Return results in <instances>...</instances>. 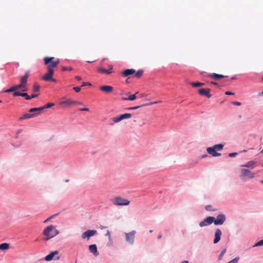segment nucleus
Here are the masks:
<instances>
[{
	"label": "nucleus",
	"mask_w": 263,
	"mask_h": 263,
	"mask_svg": "<svg viewBox=\"0 0 263 263\" xmlns=\"http://www.w3.org/2000/svg\"><path fill=\"white\" fill-rule=\"evenodd\" d=\"M158 103L157 102H155L154 103H151V104H155V103Z\"/></svg>",
	"instance_id": "57"
},
{
	"label": "nucleus",
	"mask_w": 263,
	"mask_h": 263,
	"mask_svg": "<svg viewBox=\"0 0 263 263\" xmlns=\"http://www.w3.org/2000/svg\"><path fill=\"white\" fill-rule=\"evenodd\" d=\"M9 248V245L7 243H3L0 245V250H6Z\"/></svg>",
	"instance_id": "26"
},
{
	"label": "nucleus",
	"mask_w": 263,
	"mask_h": 263,
	"mask_svg": "<svg viewBox=\"0 0 263 263\" xmlns=\"http://www.w3.org/2000/svg\"><path fill=\"white\" fill-rule=\"evenodd\" d=\"M144 105H143V106H144ZM141 106H142V105H141ZM140 107H141V106H134V107H130L129 108V109H130V110L136 109L139 108Z\"/></svg>",
	"instance_id": "39"
},
{
	"label": "nucleus",
	"mask_w": 263,
	"mask_h": 263,
	"mask_svg": "<svg viewBox=\"0 0 263 263\" xmlns=\"http://www.w3.org/2000/svg\"><path fill=\"white\" fill-rule=\"evenodd\" d=\"M260 153H261V154H263V149L261 150V151L260 152Z\"/></svg>",
	"instance_id": "59"
},
{
	"label": "nucleus",
	"mask_w": 263,
	"mask_h": 263,
	"mask_svg": "<svg viewBox=\"0 0 263 263\" xmlns=\"http://www.w3.org/2000/svg\"><path fill=\"white\" fill-rule=\"evenodd\" d=\"M30 72L29 71H27L26 72L25 74L22 76L21 78V83L25 86L26 88H27V79L28 78L29 76Z\"/></svg>",
	"instance_id": "14"
},
{
	"label": "nucleus",
	"mask_w": 263,
	"mask_h": 263,
	"mask_svg": "<svg viewBox=\"0 0 263 263\" xmlns=\"http://www.w3.org/2000/svg\"><path fill=\"white\" fill-rule=\"evenodd\" d=\"M239 259V257H235L232 260L229 261L228 263H237L238 262Z\"/></svg>",
	"instance_id": "34"
},
{
	"label": "nucleus",
	"mask_w": 263,
	"mask_h": 263,
	"mask_svg": "<svg viewBox=\"0 0 263 263\" xmlns=\"http://www.w3.org/2000/svg\"><path fill=\"white\" fill-rule=\"evenodd\" d=\"M75 78L78 80V81H80L82 79L81 77H80V76H77L75 77Z\"/></svg>",
	"instance_id": "46"
},
{
	"label": "nucleus",
	"mask_w": 263,
	"mask_h": 263,
	"mask_svg": "<svg viewBox=\"0 0 263 263\" xmlns=\"http://www.w3.org/2000/svg\"><path fill=\"white\" fill-rule=\"evenodd\" d=\"M13 96H21V97H25L27 100H30V96H29L28 95V93H27L26 92L22 93V92H20L18 91H15V92H13Z\"/></svg>",
	"instance_id": "20"
},
{
	"label": "nucleus",
	"mask_w": 263,
	"mask_h": 263,
	"mask_svg": "<svg viewBox=\"0 0 263 263\" xmlns=\"http://www.w3.org/2000/svg\"><path fill=\"white\" fill-rule=\"evenodd\" d=\"M40 88V86L37 84L34 83L33 86V90L34 92L39 91Z\"/></svg>",
	"instance_id": "31"
},
{
	"label": "nucleus",
	"mask_w": 263,
	"mask_h": 263,
	"mask_svg": "<svg viewBox=\"0 0 263 263\" xmlns=\"http://www.w3.org/2000/svg\"><path fill=\"white\" fill-rule=\"evenodd\" d=\"M232 104L235 105H237V106H240L241 105V103L240 102H236V101L233 102Z\"/></svg>",
	"instance_id": "42"
},
{
	"label": "nucleus",
	"mask_w": 263,
	"mask_h": 263,
	"mask_svg": "<svg viewBox=\"0 0 263 263\" xmlns=\"http://www.w3.org/2000/svg\"><path fill=\"white\" fill-rule=\"evenodd\" d=\"M180 263H189V262H188L187 261H186V260H184V261H182V262H180Z\"/></svg>",
	"instance_id": "53"
},
{
	"label": "nucleus",
	"mask_w": 263,
	"mask_h": 263,
	"mask_svg": "<svg viewBox=\"0 0 263 263\" xmlns=\"http://www.w3.org/2000/svg\"><path fill=\"white\" fill-rule=\"evenodd\" d=\"M207 156V155H205V156H203L202 157H206Z\"/></svg>",
	"instance_id": "62"
},
{
	"label": "nucleus",
	"mask_w": 263,
	"mask_h": 263,
	"mask_svg": "<svg viewBox=\"0 0 263 263\" xmlns=\"http://www.w3.org/2000/svg\"><path fill=\"white\" fill-rule=\"evenodd\" d=\"M97 233V231L94 230H89L84 232L82 235L83 239H87L89 240L90 237L93 236Z\"/></svg>",
	"instance_id": "9"
},
{
	"label": "nucleus",
	"mask_w": 263,
	"mask_h": 263,
	"mask_svg": "<svg viewBox=\"0 0 263 263\" xmlns=\"http://www.w3.org/2000/svg\"><path fill=\"white\" fill-rule=\"evenodd\" d=\"M260 182H261L262 184H263V180H261V181H260Z\"/></svg>",
	"instance_id": "61"
},
{
	"label": "nucleus",
	"mask_w": 263,
	"mask_h": 263,
	"mask_svg": "<svg viewBox=\"0 0 263 263\" xmlns=\"http://www.w3.org/2000/svg\"><path fill=\"white\" fill-rule=\"evenodd\" d=\"M108 69H106L105 68L99 67L98 68V71L99 72L101 73H105L106 74H109L112 73V69L113 66L111 65L108 66Z\"/></svg>",
	"instance_id": "13"
},
{
	"label": "nucleus",
	"mask_w": 263,
	"mask_h": 263,
	"mask_svg": "<svg viewBox=\"0 0 263 263\" xmlns=\"http://www.w3.org/2000/svg\"><path fill=\"white\" fill-rule=\"evenodd\" d=\"M135 72V70L133 69H127L122 72V74L124 77H127L129 75H132Z\"/></svg>",
	"instance_id": "23"
},
{
	"label": "nucleus",
	"mask_w": 263,
	"mask_h": 263,
	"mask_svg": "<svg viewBox=\"0 0 263 263\" xmlns=\"http://www.w3.org/2000/svg\"><path fill=\"white\" fill-rule=\"evenodd\" d=\"M255 177V174L248 169L242 168L241 170L240 177L245 179H252Z\"/></svg>",
	"instance_id": "4"
},
{
	"label": "nucleus",
	"mask_w": 263,
	"mask_h": 263,
	"mask_svg": "<svg viewBox=\"0 0 263 263\" xmlns=\"http://www.w3.org/2000/svg\"><path fill=\"white\" fill-rule=\"evenodd\" d=\"M210 90V88H200L198 90V92L200 95L205 96L208 98H210L212 97Z\"/></svg>",
	"instance_id": "12"
},
{
	"label": "nucleus",
	"mask_w": 263,
	"mask_h": 263,
	"mask_svg": "<svg viewBox=\"0 0 263 263\" xmlns=\"http://www.w3.org/2000/svg\"><path fill=\"white\" fill-rule=\"evenodd\" d=\"M54 57H45L44 61L47 65V72L43 76L42 80L45 81L56 82V80L52 78L54 73L53 68L60 63V60L53 61Z\"/></svg>",
	"instance_id": "1"
},
{
	"label": "nucleus",
	"mask_w": 263,
	"mask_h": 263,
	"mask_svg": "<svg viewBox=\"0 0 263 263\" xmlns=\"http://www.w3.org/2000/svg\"><path fill=\"white\" fill-rule=\"evenodd\" d=\"M143 73V70H139L135 73V77L137 78H140L142 76Z\"/></svg>",
	"instance_id": "30"
},
{
	"label": "nucleus",
	"mask_w": 263,
	"mask_h": 263,
	"mask_svg": "<svg viewBox=\"0 0 263 263\" xmlns=\"http://www.w3.org/2000/svg\"><path fill=\"white\" fill-rule=\"evenodd\" d=\"M190 84L193 87H199L204 85V83L201 82H192Z\"/></svg>",
	"instance_id": "28"
},
{
	"label": "nucleus",
	"mask_w": 263,
	"mask_h": 263,
	"mask_svg": "<svg viewBox=\"0 0 263 263\" xmlns=\"http://www.w3.org/2000/svg\"><path fill=\"white\" fill-rule=\"evenodd\" d=\"M61 69L62 71H71L72 70V68L71 67H62Z\"/></svg>",
	"instance_id": "32"
},
{
	"label": "nucleus",
	"mask_w": 263,
	"mask_h": 263,
	"mask_svg": "<svg viewBox=\"0 0 263 263\" xmlns=\"http://www.w3.org/2000/svg\"><path fill=\"white\" fill-rule=\"evenodd\" d=\"M73 89L77 92H78L81 90V87H74Z\"/></svg>",
	"instance_id": "37"
},
{
	"label": "nucleus",
	"mask_w": 263,
	"mask_h": 263,
	"mask_svg": "<svg viewBox=\"0 0 263 263\" xmlns=\"http://www.w3.org/2000/svg\"><path fill=\"white\" fill-rule=\"evenodd\" d=\"M135 231H132L129 233H125V239L130 244H133L135 241Z\"/></svg>",
	"instance_id": "7"
},
{
	"label": "nucleus",
	"mask_w": 263,
	"mask_h": 263,
	"mask_svg": "<svg viewBox=\"0 0 263 263\" xmlns=\"http://www.w3.org/2000/svg\"><path fill=\"white\" fill-rule=\"evenodd\" d=\"M13 91H14V92L16 91L14 89V87L13 86L12 87H11V88H10L9 89H8L4 91L5 92H7V93L10 92H13Z\"/></svg>",
	"instance_id": "33"
},
{
	"label": "nucleus",
	"mask_w": 263,
	"mask_h": 263,
	"mask_svg": "<svg viewBox=\"0 0 263 263\" xmlns=\"http://www.w3.org/2000/svg\"><path fill=\"white\" fill-rule=\"evenodd\" d=\"M59 233L58 230L56 229L55 227L53 225H50L47 227L43 231V234L46 238L44 239L46 241L50 238H52L57 236Z\"/></svg>",
	"instance_id": "2"
},
{
	"label": "nucleus",
	"mask_w": 263,
	"mask_h": 263,
	"mask_svg": "<svg viewBox=\"0 0 263 263\" xmlns=\"http://www.w3.org/2000/svg\"><path fill=\"white\" fill-rule=\"evenodd\" d=\"M208 77H210L211 78H212V79H213L214 80H219L220 79L227 77V76H225L222 75V74H217V73H213L209 74L208 75Z\"/></svg>",
	"instance_id": "18"
},
{
	"label": "nucleus",
	"mask_w": 263,
	"mask_h": 263,
	"mask_svg": "<svg viewBox=\"0 0 263 263\" xmlns=\"http://www.w3.org/2000/svg\"><path fill=\"white\" fill-rule=\"evenodd\" d=\"M211 84H213V85H218L217 83L214 82H211Z\"/></svg>",
	"instance_id": "49"
},
{
	"label": "nucleus",
	"mask_w": 263,
	"mask_h": 263,
	"mask_svg": "<svg viewBox=\"0 0 263 263\" xmlns=\"http://www.w3.org/2000/svg\"><path fill=\"white\" fill-rule=\"evenodd\" d=\"M73 100L68 99L65 100H63L60 102L61 105H65L66 106H70L73 105Z\"/></svg>",
	"instance_id": "21"
},
{
	"label": "nucleus",
	"mask_w": 263,
	"mask_h": 263,
	"mask_svg": "<svg viewBox=\"0 0 263 263\" xmlns=\"http://www.w3.org/2000/svg\"><path fill=\"white\" fill-rule=\"evenodd\" d=\"M237 155V153H231L229 154V156L230 157H233Z\"/></svg>",
	"instance_id": "40"
},
{
	"label": "nucleus",
	"mask_w": 263,
	"mask_h": 263,
	"mask_svg": "<svg viewBox=\"0 0 263 263\" xmlns=\"http://www.w3.org/2000/svg\"><path fill=\"white\" fill-rule=\"evenodd\" d=\"M225 94L226 95H233L234 93L233 92H231V91H226L225 92Z\"/></svg>",
	"instance_id": "43"
},
{
	"label": "nucleus",
	"mask_w": 263,
	"mask_h": 263,
	"mask_svg": "<svg viewBox=\"0 0 263 263\" xmlns=\"http://www.w3.org/2000/svg\"><path fill=\"white\" fill-rule=\"evenodd\" d=\"M91 85V83H89V82H83L81 87H84V86H90Z\"/></svg>",
	"instance_id": "38"
},
{
	"label": "nucleus",
	"mask_w": 263,
	"mask_h": 263,
	"mask_svg": "<svg viewBox=\"0 0 263 263\" xmlns=\"http://www.w3.org/2000/svg\"><path fill=\"white\" fill-rule=\"evenodd\" d=\"M89 250L90 252L93 253L96 256L99 255L96 245L94 244L90 245L89 246Z\"/></svg>",
	"instance_id": "19"
},
{
	"label": "nucleus",
	"mask_w": 263,
	"mask_h": 263,
	"mask_svg": "<svg viewBox=\"0 0 263 263\" xmlns=\"http://www.w3.org/2000/svg\"><path fill=\"white\" fill-rule=\"evenodd\" d=\"M132 117L131 114H121L120 116L116 117H114L112 118V121H114V123H116L118 122H120L121 121L130 118Z\"/></svg>",
	"instance_id": "6"
},
{
	"label": "nucleus",
	"mask_w": 263,
	"mask_h": 263,
	"mask_svg": "<svg viewBox=\"0 0 263 263\" xmlns=\"http://www.w3.org/2000/svg\"><path fill=\"white\" fill-rule=\"evenodd\" d=\"M214 221V217L209 216L206 217L203 221L199 223L201 227H205L212 224Z\"/></svg>",
	"instance_id": "10"
},
{
	"label": "nucleus",
	"mask_w": 263,
	"mask_h": 263,
	"mask_svg": "<svg viewBox=\"0 0 263 263\" xmlns=\"http://www.w3.org/2000/svg\"><path fill=\"white\" fill-rule=\"evenodd\" d=\"M226 252V249H223L221 252L220 253L222 254L223 255H224L225 254V253Z\"/></svg>",
	"instance_id": "47"
},
{
	"label": "nucleus",
	"mask_w": 263,
	"mask_h": 263,
	"mask_svg": "<svg viewBox=\"0 0 263 263\" xmlns=\"http://www.w3.org/2000/svg\"><path fill=\"white\" fill-rule=\"evenodd\" d=\"M261 94L263 95V91H262Z\"/></svg>",
	"instance_id": "64"
},
{
	"label": "nucleus",
	"mask_w": 263,
	"mask_h": 263,
	"mask_svg": "<svg viewBox=\"0 0 263 263\" xmlns=\"http://www.w3.org/2000/svg\"><path fill=\"white\" fill-rule=\"evenodd\" d=\"M73 104H78L79 102L73 100Z\"/></svg>",
	"instance_id": "52"
},
{
	"label": "nucleus",
	"mask_w": 263,
	"mask_h": 263,
	"mask_svg": "<svg viewBox=\"0 0 263 263\" xmlns=\"http://www.w3.org/2000/svg\"><path fill=\"white\" fill-rule=\"evenodd\" d=\"M60 259V256H57L55 259L59 260Z\"/></svg>",
	"instance_id": "55"
},
{
	"label": "nucleus",
	"mask_w": 263,
	"mask_h": 263,
	"mask_svg": "<svg viewBox=\"0 0 263 263\" xmlns=\"http://www.w3.org/2000/svg\"><path fill=\"white\" fill-rule=\"evenodd\" d=\"M206 151L208 153L211 155L213 157L219 156L221 155L220 153L216 152V150L212 147H208Z\"/></svg>",
	"instance_id": "16"
},
{
	"label": "nucleus",
	"mask_w": 263,
	"mask_h": 263,
	"mask_svg": "<svg viewBox=\"0 0 263 263\" xmlns=\"http://www.w3.org/2000/svg\"><path fill=\"white\" fill-rule=\"evenodd\" d=\"M54 104L52 103H49L42 107L31 108L29 109V112H33L34 111H37V114H41V111H43L44 109L51 107L54 106Z\"/></svg>",
	"instance_id": "5"
},
{
	"label": "nucleus",
	"mask_w": 263,
	"mask_h": 263,
	"mask_svg": "<svg viewBox=\"0 0 263 263\" xmlns=\"http://www.w3.org/2000/svg\"><path fill=\"white\" fill-rule=\"evenodd\" d=\"M263 245V239L257 242L255 245L254 246V247H258Z\"/></svg>",
	"instance_id": "35"
},
{
	"label": "nucleus",
	"mask_w": 263,
	"mask_h": 263,
	"mask_svg": "<svg viewBox=\"0 0 263 263\" xmlns=\"http://www.w3.org/2000/svg\"><path fill=\"white\" fill-rule=\"evenodd\" d=\"M58 254H59V252L58 251L51 252L50 254H49L45 257V259L46 261H50L53 258V257L55 255H58Z\"/></svg>",
	"instance_id": "22"
},
{
	"label": "nucleus",
	"mask_w": 263,
	"mask_h": 263,
	"mask_svg": "<svg viewBox=\"0 0 263 263\" xmlns=\"http://www.w3.org/2000/svg\"><path fill=\"white\" fill-rule=\"evenodd\" d=\"M80 111H88L89 110L88 108L85 107V108H82L79 109Z\"/></svg>",
	"instance_id": "41"
},
{
	"label": "nucleus",
	"mask_w": 263,
	"mask_h": 263,
	"mask_svg": "<svg viewBox=\"0 0 263 263\" xmlns=\"http://www.w3.org/2000/svg\"><path fill=\"white\" fill-rule=\"evenodd\" d=\"M161 237H162V236H161V235H159V236H158V239H161Z\"/></svg>",
	"instance_id": "54"
},
{
	"label": "nucleus",
	"mask_w": 263,
	"mask_h": 263,
	"mask_svg": "<svg viewBox=\"0 0 263 263\" xmlns=\"http://www.w3.org/2000/svg\"><path fill=\"white\" fill-rule=\"evenodd\" d=\"M224 255H223L222 254L220 253L219 255V257H218V259L219 260H221L223 256Z\"/></svg>",
	"instance_id": "45"
},
{
	"label": "nucleus",
	"mask_w": 263,
	"mask_h": 263,
	"mask_svg": "<svg viewBox=\"0 0 263 263\" xmlns=\"http://www.w3.org/2000/svg\"><path fill=\"white\" fill-rule=\"evenodd\" d=\"M14 87V89L16 91L17 89H18L21 88H22L23 91H27V89L25 86H24L21 83L18 85H15L13 86Z\"/></svg>",
	"instance_id": "25"
},
{
	"label": "nucleus",
	"mask_w": 263,
	"mask_h": 263,
	"mask_svg": "<svg viewBox=\"0 0 263 263\" xmlns=\"http://www.w3.org/2000/svg\"><path fill=\"white\" fill-rule=\"evenodd\" d=\"M136 99V95L134 94V95L129 96L127 98H123L122 99L123 100H128L133 101V100H135Z\"/></svg>",
	"instance_id": "29"
},
{
	"label": "nucleus",
	"mask_w": 263,
	"mask_h": 263,
	"mask_svg": "<svg viewBox=\"0 0 263 263\" xmlns=\"http://www.w3.org/2000/svg\"><path fill=\"white\" fill-rule=\"evenodd\" d=\"M226 252V249H223L221 252L220 253L222 254L223 255H224L225 254V253Z\"/></svg>",
	"instance_id": "48"
},
{
	"label": "nucleus",
	"mask_w": 263,
	"mask_h": 263,
	"mask_svg": "<svg viewBox=\"0 0 263 263\" xmlns=\"http://www.w3.org/2000/svg\"><path fill=\"white\" fill-rule=\"evenodd\" d=\"M51 217H49V218H47V219H46V220L44 221V223L47 222V221H48V220H49V219H51Z\"/></svg>",
	"instance_id": "51"
},
{
	"label": "nucleus",
	"mask_w": 263,
	"mask_h": 263,
	"mask_svg": "<svg viewBox=\"0 0 263 263\" xmlns=\"http://www.w3.org/2000/svg\"><path fill=\"white\" fill-rule=\"evenodd\" d=\"M106 235L108 236V237L110 236V232L108 231L107 232Z\"/></svg>",
	"instance_id": "50"
},
{
	"label": "nucleus",
	"mask_w": 263,
	"mask_h": 263,
	"mask_svg": "<svg viewBox=\"0 0 263 263\" xmlns=\"http://www.w3.org/2000/svg\"><path fill=\"white\" fill-rule=\"evenodd\" d=\"M256 163V162L254 161H248L245 164L241 165V166L243 167L253 168V167L255 165Z\"/></svg>",
	"instance_id": "24"
},
{
	"label": "nucleus",
	"mask_w": 263,
	"mask_h": 263,
	"mask_svg": "<svg viewBox=\"0 0 263 263\" xmlns=\"http://www.w3.org/2000/svg\"><path fill=\"white\" fill-rule=\"evenodd\" d=\"M221 231L219 229H217L215 233V238L214 240V243H217L220 240L221 235Z\"/></svg>",
	"instance_id": "15"
},
{
	"label": "nucleus",
	"mask_w": 263,
	"mask_h": 263,
	"mask_svg": "<svg viewBox=\"0 0 263 263\" xmlns=\"http://www.w3.org/2000/svg\"><path fill=\"white\" fill-rule=\"evenodd\" d=\"M111 201L114 205L117 206L128 205L130 203L128 200L120 196H116Z\"/></svg>",
	"instance_id": "3"
},
{
	"label": "nucleus",
	"mask_w": 263,
	"mask_h": 263,
	"mask_svg": "<svg viewBox=\"0 0 263 263\" xmlns=\"http://www.w3.org/2000/svg\"><path fill=\"white\" fill-rule=\"evenodd\" d=\"M38 96H39V94H32L30 96V99H32V98H34L37 97Z\"/></svg>",
	"instance_id": "44"
},
{
	"label": "nucleus",
	"mask_w": 263,
	"mask_h": 263,
	"mask_svg": "<svg viewBox=\"0 0 263 263\" xmlns=\"http://www.w3.org/2000/svg\"><path fill=\"white\" fill-rule=\"evenodd\" d=\"M226 216L223 214H219L217 216L216 219L214 218L213 222L215 225H222L226 221Z\"/></svg>",
	"instance_id": "8"
},
{
	"label": "nucleus",
	"mask_w": 263,
	"mask_h": 263,
	"mask_svg": "<svg viewBox=\"0 0 263 263\" xmlns=\"http://www.w3.org/2000/svg\"><path fill=\"white\" fill-rule=\"evenodd\" d=\"M39 114H37V111H34L33 112H30L29 111V112L24 114L23 115V116H22L20 118H19L18 120H23L33 118V117H35V116H37V115H39Z\"/></svg>",
	"instance_id": "11"
},
{
	"label": "nucleus",
	"mask_w": 263,
	"mask_h": 263,
	"mask_svg": "<svg viewBox=\"0 0 263 263\" xmlns=\"http://www.w3.org/2000/svg\"><path fill=\"white\" fill-rule=\"evenodd\" d=\"M212 147L214 148L216 151H221L223 147V145L222 144H218L214 145Z\"/></svg>",
	"instance_id": "27"
},
{
	"label": "nucleus",
	"mask_w": 263,
	"mask_h": 263,
	"mask_svg": "<svg viewBox=\"0 0 263 263\" xmlns=\"http://www.w3.org/2000/svg\"><path fill=\"white\" fill-rule=\"evenodd\" d=\"M78 104L82 105V104H83V103H82V102H79Z\"/></svg>",
	"instance_id": "56"
},
{
	"label": "nucleus",
	"mask_w": 263,
	"mask_h": 263,
	"mask_svg": "<svg viewBox=\"0 0 263 263\" xmlns=\"http://www.w3.org/2000/svg\"><path fill=\"white\" fill-rule=\"evenodd\" d=\"M205 208L207 211H215V209H213L212 206L211 205H206Z\"/></svg>",
	"instance_id": "36"
},
{
	"label": "nucleus",
	"mask_w": 263,
	"mask_h": 263,
	"mask_svg": "<svg viewBox=\"0 0 263 263\" xmlns=\"http://www.w3.org/2000/svg\"><path fill=\"white\" fill-rule=\"evenodd\" d=\"M243 152H247V151L246 150H243Z\"/></svg>",
	"instance_id": "63"
},
{
	"label": "nucleus",
	"mask_w": 263,
	"mask_h": 263,
	"mask_svg": "<svg viewBox=\"0 0 263 263\" xmlns=\"http://www.w3.org/2000/svg\"><path fill=\"white\" fill-rule=\"evenodd\" d=\"M149 232H150V233H152V232H153V230H150V231H149Z\"/></svg>",
	"instance_id": "60"
},
{
	"label": "nucleus",
	"mask_w": 263,
	"mask_h": 263,
	"mask_svg": "<svg viewBox=\"0 0 263 263\" xmlns=\"http://www.w3.org/2000/svg\"><path fill=\"white\" fill-rule=\"evenodd\" d=\"M235 79V77H232V78H231V79H232V80H234Z\"/></svg>",
	"instance_id": "58"
},
{
	"label": "nucleus",
	"mask_w": 263,
	"mask_h": 263,
	"mask_svg": "<svg viewBox=\"0 0 263 263\" xmlns=\"http://www.w3.org/2000/svg\"><path fill=\"white\" fill-rule=\"evenodd\" d=\"M100 90L106 93H110L113 90V87L109 85H103L100 87Z\"/></svg>",
	"instance_id": "17"
}]
</instances>
